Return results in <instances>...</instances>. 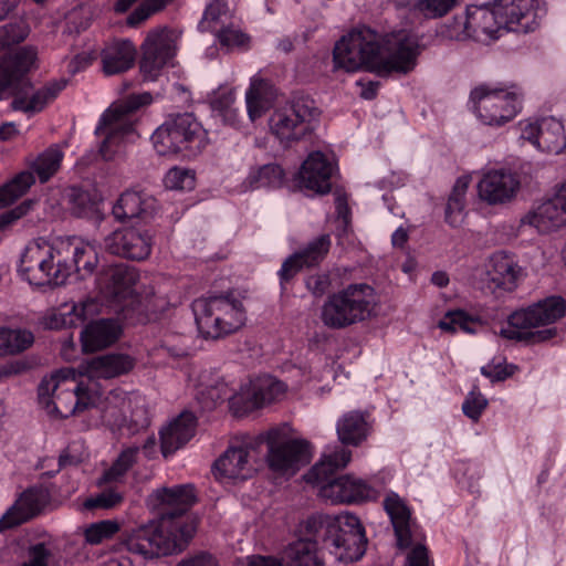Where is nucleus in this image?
<instances>
[{
  "label": "nucleus",
  "mask_w": 566,
  "mask_h": 566,
  "mask_svg": "<svg viewBox=\"0 0 566 566\" xmlns=\"http://www.w3.org/2000/svg\"><path fill=\"white\" fill-rule=\"evenodd\" d=\"M307 533L306 518L300 524L298 538L290 543L277 558L279 566H324V560L318 556L321 541Z\"/></svg>",
  "instance_id": "nucleus-24"
},
{
  "label": "nucleus",
  "mask_w": 566,
  "mask_h": 566,
  "mask_svg": "<svg viewBox=\"0 0 566 566\" xmlns=\"http://www.w3.org/2000/svg\"><path fill=\"white\" fill-rule=\"evenodd\" d=\"M375 304L373 286L366 283L349 284L327 296L321 308V321L331 329H345L368 319Z\"/></svg>",
  "instance_id": "nucleus-8"
},
{
  "label": "nucleus",
  "mask_w": 566,
  "mask_h": 566,
  "mask_svg": "<svg viewBox=\"0 0 566 566\" xmlns=\"http://www.w3.org/2000/svg\"><path fill=\"white\" fill-rule=\"evenodd\" d=\"M459 0H416L410 7V13L417 19L433 20L447 15Z\"/></svg>",
  "instance_id": "nucleus-45"
},
{
  "label": "nucleus",
  "mask_w": 566,
  "mask_h": 566,
  "mask_svg": "<svg viewBox=\"0 0 566 566\" xmlns=\"http://www.w3.org/2000/svg\"><path fill=\"white\" fill-rule=\"evenodd\" d=\"M192 311L199 333L218 339L238 331L245 319L241 301L233 293L211 295L193 301Z\"/></svg>",
  "instance_id": "nucleus-9"
},
{
  "label": "nucleus",
  "mask_w": 566,
  "mask_h": 566,
  "mask_svg": "<svg viewBox=\"0 0 566 566\" xmlns=\"http://www.w3.org/2000/svg\"><path fill=\"white\" fill-rule=\"evenodd\" d=\"M70 209L73 216L94 219L101 222L104 217L99 210V202L90 191L73 187L69 193Z\"/></svg>",
  "instance_id": "nucleus-42"
},
{
  "label": "nucleus",
  "mask_w": 566,
  "mask_h": 566,
  "mask_svg": "<svg viewBox=\"0 0 566 566\" xmlns=\"http://www.w3.org/2000/svg\"><path fill=\"white\" fill-rule=\"evenodd\" d=\"M165 185L170 189H190L193 186V176L187 169L175 167L167 172Z\"/></svg>",
  "instance_id": "nucleus-57"
},
{
  "label": "nucleus",
  "mask_w": 566,
  "mask_h": 566,
  "mask_svg": "<svg viewBox=\"0 0 566 566\" xmlns=\"http://www.w3.org/2000/svg\"><path fill=\"white\" fill-rule=\"evenodd\" d=\"M36 60V50L22 46L6 54L0 61V99L13 97L10 107L24 114L42 112L66 87L64 78L46 82L32 92L33 85L27 74Z\"/></svg>",
  "instance_id": "nucleus-3"
},
{
  "label": "nucleus",
  "mask_w": 566,
  "mask_h": 566,
  "mask_svg": "<svg viewBox=\"0 0 566 566\" xmlns=\"http://www.w3.org/2000/svg\"><path fill=\"white\" fill-rule=\"evenodd\" d=\"M230 19V10L227 0H212L205 9L198 29L201 32L217 33L220 28L227 25Z\"/></svg>",
  "instance_id": "nucleus-44"
},
{
  "label": "nucleus",
  "mask_w": 566,
  "mask_h": 566,
  "mask_svg": "<svg viewBox=\"0 0 566 566\" xmlns=\"http://www.w3.org/2000/svg\"><path fill=\"white\" fill-rule=\"evenodd\" d=\"M102 248L115 256L144 261L151 253L153 235L142 227H122L104 237Z\"/></svg>",
  "instance_id": "nucleus-18"
},
{
  "label": "nucleus",
  "mask_w": 566,
  "mask_h": 566,
  "mask_svg": "<svg viewBox=\"0 0 566 566\" xmlns=\"http://www.w3.org/2000/svg\"><path fill=\"white\" fill-rule=\"evenodd\" d=\"M60 244L51 245L46 242H32L25 247L19 264V273L21 277L31 285L59 286L64 284L63 280L57 277L60 270Z\"/></svg>",
  "instance_id": "nucleus-14"
},
{
  "label": "nucleus",
  "mask_w": 566,
  "mask_h": 566,
  "mask_svg": "<svg viewBox=\"0 0 566 566\" xmlns=\"http://www.w3.org/2000/svg\"><path fill=\"white\" fill-rule=\"evenodd\" d=\"M331 245V235L324 233L310 241L304 249L296 251V254L306 268L316 266L326 258Z\"/></svg>",
  "instance_id": "nucleus-46"
},
{
  "label": "nucleus",
  "mask_w": 566,
  "mask_h": 566,
  "mask_svg": "<svg viewBox=\"0 0 566 566\" xmlns=\"http://www.w3.org/2000/svg\"><path fill=\"white\" fill-rule=\"evenodd\" d=\"M48 502V493L40 488L25 490L15 503L1 516L0 533L17 527L35 517Z\"/></svg>",
  "instance_id": "nucleus-26"
},
{
  "label": "nucleus",
  "mask_w": 566,
  "mask_h": 566,
  "mask_svg": "<svg viewBox=\"0 0 566 566\" xmlns=\"http://www.w3.org/2000/svg\"><path fill=\"white\" fill-rule=\"evenodd\" d=\"M34 342V336L27 329L0 328V344L4 355L18 354L28 349Z\"/></svg>",
  "instance_id": "nucleus-47"
},
{
  "label": "nucleus",
  "mask_w": 566,
  "mask_h": 566,
  "mask_svg": "<svg viewBox=\"0 0 566 566\" xmlns=\"http://www.w3.org/2000/svg\"><path fill=\"white\" fill-rule=\"evenodd\" d=\"M467 20V13L464 15L454 17L453 20L447 25V35L457 41H464L471 39V29H464V22Z\"/></svg>",
  "instance_id": "nucleus-64"
},
{
  "label": "nucleus",
  "mask_w": 566,
  "mask_h": 566,
  "mask_svg": "<svg viewBox=\"0 0 566 566\" xmlns=\"http://www.w3.org/2000/svg\"><path fill=\"white\" fill-rule=\"evenodd\" d=\"M126 405L125 392L112 390L99 407L102 423L113 432L120 431L127 422L124 412Z\"/></svg>",
  "instance_id": "nucleus-39"
},
{
  "label": "nucleus",
  "mask_w": 566,
  "mask_h": 566,
  "mask_svg": "<svg viewBox=\"0 0 566 566\" xmlns=\"http://www.w3.org/2000/svg\"><path fill=\"white\" fill-rule=\"evenodd\" d=\"M197 419L190 411L181 412L160 431V448L165 458L182 448L196 431Z\"/></svg>",
  "instance_id": "nucleus-32"
},
{
  "label": "nucleus",
  "mask_w": 566,
  "mask_h": 566,
  "mask_svg": "<svg viewBox=\"0 0 566 566\" xmlns=\"http://www.w3.org/2000/svg\"><path fill=\"white\" fill-rule=\"evenodd\" d=\"M60 270L56 276L66 282L72 273H76L81 280L91 276L98 264V255L92 245L70 241L59 242Z\"/></svg>",
  "instance_id": "nucleus-21"
},
{
  "label": "nucleus",
  "mask_w": 566,
  "mask_h": 566,
  "mask_svg": "<svg viewBox=\"0 0 566 566\" xmlns=\"http://www.w3.org/2000/svg\"><path fill=\"white\" fill-rule=\"evenodd\" d=\"M307 534L321 541L322 548L331 549L340 562H357L366 553L368 539L365 528L354 514H315L307 518Z\"/></svg>",
  "instance_id": "nucleus-5"
},
{
  "label": "nucleus",
  "mask_w": 566,
  "mask_h": 566,
  "mask_svg": "<svg viewBox=\"0 0 566 566\" xmlns=\"http://www.w3.org/2000/svg\"><path fill=\"white\" fill-rule=\"evenodd\" d=\"M470 179L467 176L459 177L451 190L444 211V220L451 227L461 222V216L465 207V193Z\"/></svg>",
  "instance_id": "nucleus-43"
},
{
  "label": "nucleus",
  "mask_w": 566,
  "mask_h": 566,
  "mask_svg": "<svg viewBox=\"0 0 566 566\" xmlns=\"http://www.w3.org/2000/svg\"><path fill=\"white\" fill-rule=\"evenodd\" d=\"M138 453V447L124 449L113 462L112 467L104 472L103 480L105 482L119 481L136 464Z\"/></svg>",
  "instance_id": "nucleus-48"
},
{
  "label": "nucleus",
  "mask_w": 566,
  "mask_h": 566,
  "mask_svg": "<svg viewBox=\"0 0 566 566\" xmlns=\"http://www.w3.org/2000/svg\"><path fill=\"white\" fill-rule=\"evenodd\" d=\"M151 143L160 156H180L192 159L207 147L208 133L191 113L177 114L166 119L151 135Z\"/></svg>",
  "instance_id": "nucleus-6"
},
{
  "label": "nucleus",
  "mask_w": 566,
  "mask_h": 566,
  "mask_svg": "<svg viewBox=\"0 0 566 566\" xmlns=\"http://www.w3.org/2000/svg\"><path fill=\"white\" fill-rule=\"evenodd\" d=\"M521 276L522 268L513 254L497 251L491 255L486 269V277L491 289L513 291Z\"/></svg>",
  "instance_id": "nucleus-29"
},
{
  "label": "nucleus",
  "mask_w": 566,
  "mask_h": 566,
  "mask_svg": "<svg viewBox=\"0 0 566 566\" xmlns=\"http://www.w3.org/2000/svg\"><path fill=\"white\" fill-rule=\"evenodd\" d=\"M142 49L140 72L145 80L155 81L176 54L174 32L167 28L150 31Z\"/></svg>",
  "instance_id": "nucleus-20"
},
{
  "label": "nucleus",
  "mask_w": 566,
  "mask_h": 566,
  "mask_svg": "<svg viewBox=\"0 0 566 566\" xmlns=\"http://www.w3.org/2000/svg\"><path fill=\"white\" fill-rule=\"evenodd\" d=\"M368 418V412L357 410L346 412L336 426L339 441L347 446H359L367 439L371 429Z\"/></svg>",
  "instance_id": "nucleus-37"
},
{
  "label": "nucleus",
  "mask_w": 566,
  "mask_h": 566,
  "mask_svg": "<svg viewBox=\"0 0 566 566\" xmlns=\"http://www.w3.org/2000/svg\"><path fill=\"white\" fill-rule=\"evenodd\" d=\"M62 159L63 153L56 145L49 147L38 155L30 164L31 170L19 172L0 187V209L13 203L27 192L35 181L34 174L42 184L50 180L59 170Z\"/></svg>",
  "instance_id": "nucleus-15"
},
{
  "label": "nucleus",
  "mask_w": 566,
  "mask_h": 566,
  "mask_svg": "<svg viewBox=\"0 0 566 566\" xmlns=\"http://www.w3.org/2000/svg\"><path fill=\"white\" fill-rule=\"evenodd\" d=\"M384 507L391 520L398 547L408 548L412 542L409 509L395 493L387 495L384 501Z\"/></svg>",
  "instance_id": "nucleus-38"
},
{
  "label": "nucleus",
  "mask_w": 566,
  "mask_h": 566,
  "mask_svg": "<svg viewBox=\"0 0 566 566\" xmlns=\"http://www.w3.org/2000/svg\"><path fill=\"white\" fill-rule=\"evenodd\" d=\"M478 319L469 316L464 311L458 310L448 312L444 317L439 322V327L442 331L455 333L462 331L468 334L476 332Z\"/></svg>",
  "instance_id": "nucleus-49"
},
{
  "label": "nucleus",
  "mask_w": 566,
  "mask_h": 566,
  "mask_svg": "<svg viewBox=\"0 0 566 566\" xmlns=\"http://www.w3.org/2000/svg\"><path fill=\"white\" fill-rule=\"evenodd\" d=\"M486 407L488 399L481 392L473 389L465 397L462 403V411L468 418L476 421Z\"/></svg>",
  "instance_id": "nucleus-56"
},
{
  "label": "nucleus",
  "mask_w": 566,
  "mask_h": 566,
  "mask_svg": "<svg viewBox=\"0 0 566 566\" xmlns=\"http://www.w3.org/2000/svg\"><path fill=\"white\" fill-rule=\"evenodd\" d=\"M303 268H306V265L301 262L296 252L286 258L277 273L281 285L290 282Z\"/></svg>",
  "instance_id": "nucleus-59"
},
{
  "label": "nucleus",
  "mask_w": 566,
  "mask_h": 566,
  "mask_svg": "<svg viewBox=\"0 0 566 566\" xmlns=\"http://www.w3.org/2000/svg\"><path fill=\"white\" fill-rule=\"evenodd\" d=\"M196 502L192 484L155 490L148 503L158 511V520L124 530L119 535V545L143 559L181 552L182 545L178 541L191 536L182 517Z\"/></svg>",
  "instance_id": "nucleus-1"
},
{
  "label": "nucleus",
  "mask_w": 566,
  "mask_h": 566,
  "mask_svg": "<svg viewBox=\"0 0 566 566\" xmlns=\"http://www.w3.org/2000/svg\"><path fill=\"white\" fill-rule=\"evenodd\" d=\"M251 444L230 446L213 462L212 473L219 481L247 480L252 476L255 468L251 463Z\"/></svg>",
  "instance_id": "nucleus-23"
},
{
  "label": "nucleus",
  "mask_w": 566,
  "mask_h": 566,
  "mask_svg": "<svg viewBox=\"0 0 566 566\" xmlns=\"http://www.w3.org/2000/svg\"><path fill=\"white\" fill-rule=\"evenodd\" d=\"M29 28L22 20L0 27V49L4 50L25 40Z\"/></svg>",
  "instance_id": "nucleus-51"
},
{
  "label": "nucleus",
  "mask_w": 566,
  "mask_h": 566,
  "mask_svg": "<svg viewBox=\"0 0 566 566\" xmlns=\"http://www.w3.org/2000/svg\"><path fill=\"white\" fill-rule=\"evenodd\" d=\"M432 562L429 556V551L426 545H415L406 557L405 566H431Z\"/></svg>",
  "instance_id": "nucleus-63"
},
{
  "label": "nucleus",
  "mask_w": 566,
  "mask_h": 566,
  "mask_svg": "<svg viewBox=\"0 0 566 566\" xmlns=\"http://www.w3.org/2000/svg\"><path fill=\"white\" fill-rule=\"evenodd\" d=\"M247 111L252 122L260 118L269 108L268 101L262 96L260 90L252 84L245 94Z\"/></svg>",
  "instance_id": "nucleus-54"
},
{
  "label": "nucleus",
  "mask_w": 566,
  "mask_h": 566,
  "mask_svg": "<svg viewBox=\"0 0 566 566\" xmlns=\"http://www.w3.org/2000/svg\"><path fill=\"white\" fill-rule=\"evenodd\" d=\"M566 314V301L562 296H549L545 300L512 313L507 326L500 329V336L525 344H537L553 338L556 328L532 331V328L555 323Z\"/></svg>",
  "instance_id": "nucleus-7"
},
{
  "label": "nucleus",
  "mask_w": 566,
  "mask_h": 566,
  "mask_svg": "<svg viewBox=\"0 0 566 566\" xmlns=\"http://www.w3.org/2000/svg\"><path fill=\"white\" fill-rule=\"evenodd\" d=\"M516 88V85L481 84L470 93V108L484 125L503 126L513 120L522 108V94Z\"/></svg>",
  "instance_id": "nucleus-13"
},
{
  "label": "nucleus",
  "mask_w": 566,
  "mask_h": 566,
  "mask_svg": "<svg viewBox=\"0 0 566 566\" xmlns=\"http://www.w3.org/2000/svg\"><path fill=\"white\" fill-rule=\"evenodd\" d=\"M139 275L135 268L127 264H113L103 270L99 282L106 295L114 301L125 302L122 308L125 319H133V313L142 314V302L134 293V286Z\"/></svg>",
  "instance_id": "nucleus-16"
},
{
  "label": "nucleus",
  "mask_w": 566,
  "mask_h": 566,
  "mask_svg": "<svg viewBox=\"0 0 566 566\" xmlns=\"http://www.w3.org/2000/svg\"><path fill=\"white\" fill-rule=\"evenodd\" d=\"M286 390V385L275 378L265 377L251 389L230 398V408L238 417L275 401Z\"/></svg>",
  "instance_id": "nucleus-22"
},
{
  "label": "nucleus",
  "mask_w": 566,
  "mask_h": 566,
  "mask_svg": "<svg viewBox=\"0 0 566 566\" xmlns=\"http://www.w3.org/2000/svg\"><path fill=\"white\" fill-rule=\"evenodd\" d=\"M285 182V171L281 165L270 163L250 169L244 184L251 189H277Z\"/></svg>",
  "instance_id": "nucleus-41"
},
{
  "label": "nucleus",
  "mask_w": 566,
  "mask_h": 566,
  "mask_svg": "<svg viewBox=\"0 0 566 566\" xmlns=\"http://www.w3.org/2000/svg\"><path fill=\"white\" fill-rule=\"evenodd\" d=\"M234 98L235 96L232 90H219L218 92H216L211 101L212 108L221 112L223 116L227 117L228 115L233 113L231 107L234 102Z\"/></svg>",
  "instance_id": "nucleus-62"
},
{
  "label": "nucleus",
  "mask_w": 566,
  "mask_h": 566,
  "mask_svg": "<svg viewBox=\"0 0 566 566\" xmlns=\"http://www.w3.org/2000/svg\"><path fill=\"white\" fill-rule=\"evenodd\" d=\"M73 368H61L50 377H44L38 388L39 403L54 419H65L87 405L80 399L82 387L75 382Z\"/></svg>",
  "instance_id": "nucleus-12"
},
{
  "label": "nucleus",
  "mask_w": 566,
  "mask_h": 566,
  "mask_svg": "<svg viewBox=\"0 0 566 566\" xmlns=\"http://www.w3.org/2000/svg\"><path fill=\"white\" fill-rule=\"evenodd\" d=\"M149 93L133 94L119 104H113L99 118L95 135L104 136L99 154L105 160H112L118 147L134 132L135 112L150 104Z\"/></svg>",
  "instance_id": "nucleus-10"
},
{
  "label": "nucleus",
  "mask_w": 566,
  "mask_h": 566,
  "mask_svg": "<svg viewBox=\"0 0 566 566\" xmlns=\"http://www.w3.org/2000/svg\"><path fill=\"white\" fill-rule=\"evenodd\" d=\"M157 212V200L143 191L127 190L113 206L112 213L119 221L147 223Z\"/></svg>",
  "instance_id": "nucleus-25"
},
{
  "label": "nucleus",
  "mask_w": 566,
  "mask_h": 566,
  "mask_svg": "<svg viewBox=\"0 0 566 566\" xmlns=\"http://www.w3.org/2000/svg\"><path fill=\"white\" fill-rule=\"evenodd\" d=\"M526 221L541 232L566 227V181L552 198L530 212L526 216Z\"/></svg>",
  "instance_id": "nucleus-27"
},
{
  "label": "nucleus",
  "mask_w": 566,
  "mask_h": 566,
  "mask_svg": "<svg viewBox=\"0 0 566 566\" xmlns=\"http://www.w3.org/2000/svg\"><path fill=\"white\" fill-rule=\"evenodd\" d=\"M517 370L514 364H506L504 358H493L489 364L481 367V374L492 382L504 381Z\"/></svg>",
  "instance_id": "nucleus-52"
},
{
  "label": "nucleus",
  "mask_w": 566,
  "mask_h": 566,
  "mask_svg": "<svg viewBox=\"0 0 566 566\" xmlns=\"http://www.w3.org/2000/svg\"><path fill=\"white\" fill-rule=\"evenodd\" d=\"M464 29H471V39L485 42L497 38V32L503 29L497 14V8L493 2L492 8L470 6L467 8Z\"/></svg>",
  "instance_id": "nucleus-31"
},
{
  "label": "nucleus",
  "mask_w": 566,
  "mask_h": 566,
  "mask_svg": "<svg viewBox=\"0 0 566 566\" xmlns=\"http://www.w3.org/2000/svg\"><path fill=\"white\" fill-rule=\"evenodd\" d=\"M520 181L512 172L492 170L486 172L478 185L479 196L491 205L502 203L515 195Z\"/></svg>",
  "instance_id": "nucleus-30"
},
{
  "label": "nucleus",
  "mask_w": 566,
  "mask_h": 566,
  "mask_svg": "<svg viewBox=\"0 0 566 566\" xmlns=\"http://www.w3.org/2000/svg\"><path fill=\"white\" fill-rule=\"evenodd\" d=\"M537 148L551 154H559L566 148L565 129L560 120L554 117L539 119Z\"/></svg>",
  "instance_id": "nucleus-40"
},
{
  "label": "nucleus",
  "mask_w": 566,
  "mask_h": 566,
  "mask_svg": "<svg viewBox=\"0 0 566 566\" xmlns=\"http://www.w3.org/2000/svg\"><path fill=\"white\" fill-rule=\"evenodd\" d=\"M334 165L322 151H313L302 164L298 171L301 187L319 195L328 193L332 189L331 178Z\"/></svg>",
  "instance_id": "nucleus-28"
},
{
  "label": "nucleus",
  "mask_w": 566,
  "mask_h": 566,
  "mask_svg": "<svg viewBox=\"0 0 566 566\" xmlns=\"http://www.w3.org/2000/svg\"><path fill=\"white\" fill-rule=\"evenodd\" d=\"M503 29L516 33L534 32L546 15L544 0H494Z\"/></svg>",
  "instance_id": "nucleus-17"
},
{
  "label": "nucleus",
  "mask_w": 566,
  "mask_h": 566,
  "mask_svg": "<svg viewBox=\"0 0 566 566\" xmlns=\"http://www.w3.org/2000/svg\"><path fill=\"white\" fill-rule=\"evenodd\" d=\"M135 365V358L128 354L108 353L90 359L86 373L91 378L111 379L128 374Z\"/></svg>",
  "instance_id": "nucleus-33"
},
{
  "label": "nucleus",
  "mask_w": 566,
  "mask_h": 566,
  "mask_svg": "<svg viewBox=\"0 0 566 566\" xmlns=\"http://www.w3.org/2000/svg\"><path fill=\"white\" fill-rule=\"evenodd\" d=\"M120 335L116 321L102 318L93 321L81 332L83 352L94 353L113 345Z\"/></svg>",
  "instance_id": "nucleus-34"
},
{
  "label": "nucleus",
  "mask_w": 566,
  "mask_h": 566,
  "mask_svg": "<svg viewBox=\"0 0 566 566\" xmlns=\"http://www.w3.org/2000/svg\"><path fill=\"white\" fill-rule=\"evenodd\" d=\"M418 39L406 30L381 36L377 31L358 25L336 42L333 50L335 67L356 72L363 67L378 75L408 74L420 55Z\"/></svg>",
  "instance_id": "nucleus-2"
},
{
  "label": "nucleus",
  "mask_w": 566,
  "mask_h": 566,
  "mask_svg": "<svg viewBox=\"0 0 566 566\" xmlns=\"http://www.w3.org/2000/svg\"><path fill=\"white\" fill-rule=\"evenodd\" d=\"M29 559L21 566H49L51 552L44 543H38L30 546L28 551Z\"/></svg>",
  "instance_id": "nucleus-61"
},
{
  "label": "nucleus",
  "mask_w": 566,
  "mask_h": 566,
  "mask_svg": "<svg viewBox=\"0 0 566 566\" xmlns=\"http://www.w3.org/2000/svg\"><path fill=\"white\" fill-rule=\"evenodd\" d=\"M123 501V496L113 491L106 490L96 496L88 497L84 501L83 506L85 510L92 511L95 509H113Z\"/></svg>",
  "instance_id": "nucleus-55"
},
{
  "label": "nucleus",
  "mask_w": 566,
  "mask_h": 566,
  "mask_svg": "<svg viewBox=\"0 0 566 566\" xmlns=\"http://www.w3.org/2000/svg\"><path fill=\"white\" fill-rule=\"evenodd\" d=\"M136 48L129 40H115L105 45L101 52L103 71L106 75H115L133 67Z\"/></svg>",
  "instance_id": "nucleus-35"
},
{
  "label": "nucleus",
  "mask_w": 566,
  "mask_h": 566,
  "mask_svg": "<svg viewBox=\"0 0 566 566\" xmlns=\"http://www.w3.org/2000/svg\"><path fill=\"white\" fill-rule=\"evenodd\" d=\"M275 430L266 433L269 468L281 474H295L311 460V444L306 440L291 439L285 442H276Z\"/></svg>",
  "instance_id": "nucleus-19"
},
{
  "label": "nucleus",
  "mask_w": 566,
  "mask_h": 566,
  "mask_svg": "<svg viewBox=\"0 0 566 566\" xmlns=\"http://www.w3.org/2000/svg\"><path fill=\"white\" fill-rule=\"evenodd\" d=\"M118 532L119 524L116 521L104 520L88 525L84 531V537L86 543L98 545L112 538Z\"/></svg>",
  "instance_id": "nucleus-50"
},
{
  "label": "nucleus",
  "mask_w": 566,
  "mask_h": 566,
  "mask_svg": "<svg viewBox=\"0 0 566 566\" xmlns=\"http://www.w3.org/2000/svg\"><path fill=\"white\" fill-rule=\"evenodd\" d=\"M97 310V303L87 298L80 303L64 304L50 315L45 325L50 329L71 328L82 325Z\"/></svg>",
  "instance_id": "nucleus-36"
},
{
  "label": "nucleus",
  "mask_w": 566,
  "mask_h": 566,
  "mask_svg": "<svg viewBox=\"0 0 566 566\" xmlns=\"http://www.w3.org/2000/svg\"><path fill=\"white\" fill-rule=\"evenodd\" d=\"M332 284L328 273H316L305 279L306 289L315 296L321 297L329 290Z\"/></svg>",
  "instance_id": "nucleus-60"
},
{
  "label": "nucleus",
  "mask_w": 566,
  "mask_h": 566,
  "mask_svg": "<svg viewBox=\"0 0 566 566\" xmlns=\"http://www.w3.org/2000/svg\"><path fill=\"white\" fill-rule=\"evenodd\" d=\"M319 115L315 102L305 95L294 96L270 117V129L284 147L311 138L314 120Z\"/></svg>",
  "instance_id": "nucleus-11"
},
{
  "label": "nucleus",
  "mask_w": 566,
  "mask_h": 566,
  "mask_svg": "<svg viewBox=\"0 0 566 566\" xmlns=\"http://www.w3.org/2000/svg\"><path fill=\"white\" fill-rule=\"evenodd\" d=\"M216 36L221 46H226L228 49L247 48L250 41L249 35L234 28L232 24L220 28V30L217 31Z\"/></svg>",
  "instance_id": "nucleus-53"
},
{
  "label": "nucleus",
  "mask_w": 566,
  "mask_h": 566,
  "mask_svg": "<svg viewBox=\"0 0 566 566\" xmlns=\"http://www.w3.org/2000/svg\"><path fill=\"white\" fill-rule=\"evenodd\" d=\"M352 459V451L339 448L324 455L305 475L304 480L319 486L322 497L332 503H354L376 500L378 492L361 479L352 475L335 478L336 471L344 469Z\"/></svg>",
  "instance_id": "nucleus-4"
},
{
  "label": "nucleus",
  "mask_w": 566,
  "mask_h": 566,
  "mask_svg": "<svg viewBox=\"0 0 566 566\" xmlns=\"http://www.w3.org/2000/svg\"><path fill=\"white\" fill-rule=\"evenodd\" d=\"M150 424L148 409L144 406H136L130 413L129 420L126 422L128 434L134 436L140 430L147 429Z\"/></svg>",
  "instance_id": "nucleus-58"
}]
</instances>
